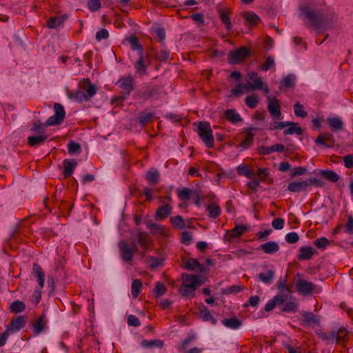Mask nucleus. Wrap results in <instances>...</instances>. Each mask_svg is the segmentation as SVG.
Masks as SVG:
<instances>
[{
    "label": "nucleus",
    "instance_id": "1",
    "mask_svg": "<svg viewBox=\"0 0 353 353\" xmlns=\"http://www.w3.org/2000/svg\"><path fill=\"white\" fill-rule=\"evenodd\" d=\"M300 15L307 19L310 26L319 32L330 27L337 21V17L325 14L321 10L315 7L312 1L301 4L299 7Z\"/></svg>",
    "mask_w": 353,
    "mask_h": 353
},
{
    "label": "nucleus",
    "instance_id": "2",
    "mask_svg": "<svg viewBox=\"0 0 353 353\" xmlns=\"http://www.w3.org/2000/svg\"><path fill=\"white\" fill-rule=\"evenodd\" d=\"M247 83H239L235 85L234 88L230 90L229 97H234L239 98L243 94V92H250L254 90H262L265 94L269 92V88L265 83L261 77L254 71L249 72L247 74Z\"/></svg>",
    "mask_w": 353,
    "mask_h": 353
},
{
    "label": "nucleus",
    "instance_id": "3",
    "mask_svg": "<svg viewBox=\"0 0 353 353\" xmlns=\"http://www.w3.org/2000/svg\"><path fill=\"white\" fill-rule=\"evenodd\" d=\"M182 285L179 292L183 297L194 296V291L204 283L201 276L183 273L181 274Z\"/></svg>",
    "mask_w": 353,
    "mask_h": 353
},
{
    "label": "nucleus",
    "instance_id": "4",
    "mask_svg": "<svg viewBox=\"0 0 353 353\" xmlns=\"http://www.w3.org/2000/svg\"><path fill=\"white\" fill-rule=\"evenodd\" d=\"M286 279L283 280L281 277L279 279L276 283V288L281 292V293L274 296L273 299L270 300L266 303L264 307V310L265 312L272 311L276 306L284 303L285 300H287L288 298L292 297L290 295L285 294V292H291L290 287L286 284Z\"/></svg>",
    "mask_w": 353,
    "mask_h": 353
},
{
    "label": "nucleus",
    "instance_id": "5",
    "mask_svg": "<svg viewBox=\"0 0 353 353\" xmlns=\"http://www.w3.org/2000/svg\"><path fill=\"white\" fill-rule=\"evenodd\" d=\"M117 84L122 89V95L112 99V103L119 105L128 99L131 92L135 88L134 79L131 75L121 77Z\"/></svg>",
    "mask_w": 353,
    "mask_h": 353
},
{
    "label": "nucleus",
    "instance_id": "6",
    "mask_svg": "<svg viewBox=\"0 0 353 353\" xmlns=\"http://www.w3.org/2000/svg\"><path fill=\"white\" fill-rule=\"evenodd\" d=\"M309 185L323 187L324 185V182L316 177H310L307 180L292 181L288 183L287 189L291 192L298 193L301 191L307 190V187Z\"/></svg>",
    "mask_w": 353,
    "mask_h": 353
},
{
    "label": "nucleus",
    "instance_id": "7",
    "mask_svg": "<svg viewBox=\"0 0 353 353\" xmlns=\"http://www.w3.org/2000/svg\"><path fill=\"white\" fill-rule=\"evenodd\" d=\"M197 133L208 148H212L214 147V139L212 130L211 129L209 122H198Z\"/></svg>",
    "mask_w": 353,
    "mask_h": 353
},
{
    "label": "nucleus",
    "instance_id": "8",
    "mask_svg": "<svg viewBox=\"0 0 353 353\" xmlns=\"http://www.w3.org/2000/svg\"><path fill=\"white\" fill-rule=\"evenodd\" d=\"M251 55V50L246 46H241L235 50L229 51L227 56V60L230 65H237Z\"/></svg>",
    "mask_w": 353,
    "mask_h": 353
},
{
    "label": "nucleus",
    "instance_id": "9",
    "mask_svg": "<svg viewBox=\"0 0 353 353\" xmlns=\"http://www.w3.org/2000/svg\"><path fill=\"white\" fill-rule=\"evenodd\" d=\"M119 248L121 252V259L126 263L131 262L133 259L134 254L138 251V248L135 243L132 242L131 245H129L123 240L119 242Z\"/></svg>",
    "mask_w": 353,
    "mask_h": 353
},
{
    "label": "nucleus",
    "instance_id": "10",
    "mask_svg": "<svg viewBox=\"0 0 353 353\" xmlns=\"http://www.w3.org/2000/svg\"><path fill=\"white\" fill-rule=\"evenodd\" d=\"M65 117V111L62 105L56 103L54 105V114L46 120V124L52 126L61 125Z\"/></svg>",
    "mask_w": 353,
    "mask_h": 353
},
{
    "label": "nucleus",
    "instance_id": "11",
    "mask_svg": "<svg viewBox=\"0 0 353 353\" xmlns=\"http://www.w3.org/2000/svg\"><path fill=\"white\" fill-rule=\"evenodd\" d=\"M268 110L272 120H279L283 119L281 105L276 97H268Z\"/></svg>",
    "mask_w": 353,
    "mask_h": 353
},
{
    "label": "nucleus",
    "instance_id": "12",
    "mask_svg": "<svg viewBox=\"0 0 353 353\" xmlns=\"http://www.w3.org/2000/svg\"><path fill=\"white\" fill-rule=\"evenodd\" d=\"M266 128L267 125L264 126L263 128H254V126H251L245 128V131L246 132V135L239 144V147L241 148L243 150L248 149L252 144L254 137L255 136L254 132L256 131H263Z\"/></svg>",
    "mask_w": 353,
    "mask_h": 353
},
{
    "label": "nucleus",
    "instance_id": "13",
    "mask_svg": "<svg viewBox=\"0 0 353 353\" xmlns=\"http://www.w3.org/2000/svg\"><path fill=\"white\" fill-rule=\"evenodd\" d=\"M301 325L309 326L320 325L321 319L319 316L316 315L310 312H303L301 313Z\"/></svg>",
    "mask_w": 353,
    "mask_h": 353
},
{
    "label": "nucleus",
    "instance_id": "14",
    "mask_svg": "<svg viewBox=\"0 0 353 353\" xmlns=\"http://www.w3.org/2000/svg\"><path fill=\"white\" fill-rule=\"evenodd\" d=\"M314 285L310 281L300 279L296 282V291L302 296H307L312 293Z\"/></svg>",
    "mask_w": 353,
    "mask_h": 353
},
{
    "label": "nucleus",
    "instance_id": "15",
    "mask_svg": "<svg viewBox=\"0 0 353 353\" xmlns=\"http://www.w3.org/2000/svg\"><path fill=\"white\" fill-rule=\"evenodd\" d=\"M183 268L189 271H195L200 274H204L208 270L207 268L200 263L199 261L194 258L189 259L184 264Z\"/></svg>",
    "mask_w": 353,
    "mask_h": 353
},
{
    "label": "nucleus",
    "instance_id": "16",
    "mask_svg": "<svg viewBox=\"0 0 353 353\" xmlns=\"http://www.w3.org/2000/svg\"><path fill=\"white\" fill-rule=\"evenodd\" d=\"M154 117V112H151L149 109H145L139 112L137 122L141 128H143Z\"/></svg>",
    "mask_w": 353,
    "mask_h": 353
},
{
    "label": "nucleus",
    "instance_id": "17",
    "mask_svg": "<svg viewBox=\"0 0 353 353\" xmlns=\"http://www.w3.org/2000/svg\"><path fill=\"white\" fill-rule=\"evenodd\" d=\"M46 314L43 313L32 323L33 333L37 336L43 332L46 327V321H45Z\"/></svg>",
    "mask_w": 353,
    "mask_h": 353
},
{
    "label": "nucleus",
    "instance_id": "18",
    "mask_svg": "<svg viewBox=\"0 0 353 353\" xmlns=\"http://www.w3.org/2000/svg\"><path fill=\"white\" fill-rule=\"evenodd\" d=\"M27 316H18L12 319L8 325V328L13 332H19L26 325Z\"/></svg>",
    "mask_w": 353,
    "mask_h": 353
},
{
    "label": "nucleus",
    "instance_id": "19",
    "mask_svg": "<svg viewBox=\"0 0 353 353\" xmlns=\"http://www.w3.org/2000/svg\"><path fill=\"white\" fill-rule=\"evenodd\" d=\"M63 165L64 168L63 172V176L65 178H68L73 174L76 167L77 166V162L73 159H65L63 160Z\"/></svg>",
    "mask_w": 353,
    "mask_h": 353
},
{
    "label": "nucleus",
    "instance_id": "20",
    "mask_svg": "<svg viewBox=\"0 0 353 353\" xmlns=\"http://www.w3.org/2000/svg\"><path fill=\"white\" fill-rule=\"evenodd\" d=\"M68 17L67 14H63L60 17H51L47 21V27L50 29H58L63 26Z\"/></svg>",
    "mask_w": 353,
    "mask_h": 353
},
{
    "label": "nucleus",
    "instance_id": "21",
    "mask_svg": "<svg viewBox=\"0 0 353 353\" xmlns=\"http://www.w3.org/2000/svg\"><path fill=\"white\" fill-rule=\"evenodd\" d=\"M32 274L37 278L39 288H43L45 283V273L39 264L36 263L33 264Z\"/></svg>",
    "mask_w": 353,
    "mask_h": 353
},
{
    "label": "nucleus",
    "instance_id": "22",
    "mask_svg": "<svg viewBox=\"0 0 353 353\" xmlns=\"http://www.w3.org/2000/svg\"><path fill=\"white\" fill-rule=\"evenodd\" d=\"M172 208L167 203L157 208L154 217L157 220H163L172 214Z\"/></svg>",
    "mask_w": 353,
    "mask_h": 353
},
{
    "label": "nucleus",
    "instance_id": "23",
    "mask_svg": "<svg viewBox=\"0 0 353 353\" xmlns=\"http://www.w3.org/2000/svg\"><path fill=\"white\" fill-rule=\"evenodd\" d=\"M286 123H289L290 125H287V127H288V128L285 129L283 131V134L285 136L292 134H296L301 136L303 134V129L299 126V124L297 123L287 121Z\"/></svg>",
    "mask_w": 353,
    "mask_h": 353
},
{
    "label": "nucleus",
    "instance_id": "24",
    "mask_svg": "<svg viewBox=\"0 0 353 353\" xmlns=\"http://www.w3.org/2000/svg\"><path fill=\"white\" fill-rule=\"evenodd\" d=\"M258 249L266 254H273L279 251V245L276 241H270L261 245Z\"/></svg>",
    "mask_w": 353,
    "mask_h": 353
},
{
    "label": "nucleus",
    "instance_id": "25",
    "mask_svg": "<svg viewBox=\"0 0 353 353\" xmlns=\"http://www.w3.org/2000/svg\"><path fill=\"white\" fill-rule=\"evenodd\" d=\"M159 94V87L154 85L144 89L141 93V97L145 100L157 97Z\"/></svg>",
    "mask_w": 353,
    "mask_h": 353
},
{
    "label": "nucleus",
    "instance_id": "26",
    "mask_svg": "<svg viewBox=\"0 0 353 353\" xmlns=\"http://www.w3.org/2000/svg\"><path fill=\"white\" fill-rule=\"evenodd\" d=\"M138 60L134 63L137 74L139 77L144 76L147 72L148 66L145 63L143 54L138 55Z\"/></svg>",
    "mask_w": 353,
    "mask_h": 353
},
{
    "label": "nucleus",
    "instance_id": "27",
    "mask_svg": "<svg viewBox=\"0 0 353 353\" xmlns=\"http://www.w3.org/2000/svg\"><path fill=\"white\" fill-rule=\"evenodd\" d=\"M296 77L293 74H290L283 78L280 83L279 88L292 89L295 86Z\"/></svg>",
    "mask_w": 353,
    "mask_h": 353
},
{
    "label": "nucleus",
    "instance_id": "28",
    "mask_svg": "<svg viewBox=\"0 0 353 353\" xmlns=\"http://www.w3.org/2000/svg\"><path fill=\"white\" fill-rule=\"evenodd\" d=\"M48 138V134H41L30 136L28 137V143L31 147H37V145L43 143Z\"/></svg>",
    "mask_w": 353,
    "mask_h": 353
},
{
    "label": "nucleus",
    "instance_id": "29",
    "mask_svg": "<svg viewBox=\"0 0 353 353\" xmlns=\"http://www.w3.org/2000/svg\"><path fill=\"white\" fill-rule=\"evenodd\" d=\"M327 122L334 131H339L343 128V121L339 117H329L327 118Z\"/></svg>",
    "mask_w": 353,
    "mask_h": 353
},
{
    "label": "nucleus",
    "instance_id": "30",
    "mask_svg": "<svg viewBox=\"0 0 353 353\" xmlns=\"http://www.w3.org/2000/svg\"><path fill=\"white\" fill-rule=\"evenodd\" d=\"M155 58L161 62L170 61V51L166 49L165 43L161 46V49L156 53Z\"/></svg>",
    "mask_w": 353,
    "mask_h": 353
},
{
    "label": "nucleus",
    "instance_id": "31",
    "mask_svg": "<svg viewBox=\"0 0 353 353\" xmlns=\"http://www.w3.org/2000/svg\"><path fill=\"white\" fill-rule=\"evenodd\" d=\"M199 312L202 318V320L205 322H210L212 325H216L217 323V320L214 318L212 314L210 313L208 308L202 305V307L199 309Z\"/></svg>",
    "mask_w": 353,
    "mask_h": 353
},
{
    "label": "nucleus",
    "instance_id": "32",
    "mask_svg": "<svg viewBox=\"0 0 353 353\" xmlns=\"http://www.w3.org/2000/svg\"><path fill=\"white\" fill-rule=\"evenodd\" d=\"M128 42L130 45V48L132 50H136L138 52V55L143 54L144 48L143 46L141 44L139 39L136 36H131L128 39Z\"/></svg>",
    "mask_w": 353,
    "mask_h": 353
},
{
    "label": "nucleus",
    "instance_id": "33",
    "mask_svg": "<svg viewBox=\"0 0 353 353\" xmlns=\"http://www.w3.org/2000/svg\"><path fill=\"white\" fill-rule=\"evenodd\" d=\"M314 249L311 246H303L299 250L298 258L300 260H309L314 254Z\"/></svg>",
    "mask_w": 353,
    "mask_h": 353
},
{
    "label": "nucleus",
    "instance_id": "34",
    "mask_svg": "<svg viewBox=\"0 0 353 353\" xmlns=\"http://www.w3.org/2000/svg\"><path fill=\"white\" fill-rule=\"evenodd\" d=\"M141 345L144 348H152L157 347L159 349H161L164 346V342L160 339H154V340H142L141 342Z\"/></svg>",
    "mask_w": 353,
    "mask_h": 353
},
{
    "label": "nucleus",
    "instance_id": "35",
    "mask_svg": "<svg viewBox=\"0 0 353 353\" xmlns=\"http://www.w3.org/2000/svg\"><path fill=\"white\" fill-rule=\"evenodd\" d=\"M225 117L230 122L233 124H236L239 122H241L243 121L241 115L237 113L235 110L233 109H227L225 111Z\"/></svg>",
    "mask_w": 353,
    "mask_h": 353
},
{
    "label": "nucleus",
    "instance_id": "36",
    "mask_svg": "<svg viewBox=\"0 0 353 353\" xmlns=\"http://www.w3.org/2000/svg\"><path fill=\"white\" fill-rule=\"evenodd\" d=\"M248 230V227L246 225H236V227L228 232L227 234L229 235V239H235L239 237L243 232Z\"/></svg>",
    "mask_w": 353,
    "mask_h": 353
},
{
    "label": "nucleus",
    "instance_id": "37",
    "mask_svg": "<svg viewBox=\"0 0 353 353\" xmlns=\"http://www.w3.org/2000/svg\"><path fill=\"white\" fill-rule=\"evenodd\" d=\"M222 323L225 327L232 330H237L242 325V321L236 317L223 319L222 320Z\"/></svg>",
    "mask_w": 353,
    "mask_h": 353
},
{
    "label": "nucleus",
    "instance_id": "38",
    "mask_svg": "<svg viewBox=\"0 0 353 353\" xmlns=\"http://www.w3.org/2000/svg\"><path fill=\"white\" fill-rule=\"evenodd\" d=\"M48 126L51 125H47L46 121L45 123H42L40 120H37L32 123V127L30 128V131L37 133L38 134H47L46 127Z\"/></svg>",
    "mask_w": 353,
    "mask_h": 353
},
{
    "label": "nucleus",
    "instance_id": "39",
    "mask_svg": "<svg viewBox=\"0 0 353 353\" xmlns=\"http://www.w3.org/2000/svg\"><path fill=\"white\" fill-rule=\"evenodd\" d=\"M219 16L225 25L226 30L230 31L232 30V23L229 16V12L225 9H220L219 10Z\"/></svg>",
    "mask_w": 353,
    "mask_h": 353
},
{
    "label": "nucleus",
    "instance_id": "40",
    "mask_svg": "<svg viewBox=\"0 0 353 353\" xmlns=\"http://www.w3.org/2000/svg\"><path fill=\"white\" fill-rule=\"evenodd\" d=\"M68 95L70 99H73L77 103L88 101V99L85 95V92L81 90L68 92Z\"/></svg>",
    "mask_w": 353,
    "mask_h": 353
},
{
    "label": "nucleus",
    "instance_id": "41",
    "mask_svg": "<svg viewBox=\"0 0 353 353\" xmlns=\"http://www.w3.org/2000/svg\"><path fill=\"white\" fill-rule=\"evenodd\" d=\"M275 276V272L273 270H269L267 272L259 274V280L266 285L271 284L274 277Z\"/></svg>",
    "mask_w": 353,
    "mask_h": 353
},
{
    "label": "nucleus",
    "instance_id": "42",
    "mask_svg": "<svg viewBox=\"0 0 353 353\" xmlns=\"http://www.w3.org/2000/svg\"><path fill=\"white\" fill-rule=\"evenodd\" d=\"M207 211L211 219L218 218L221 212V208L214 203H211L207 206Z\"/></svg>",
    "mask_w": 353,
    "mask_h": 353
},
{
    "label": "nucleus",
    "instance_id": "43",
    "mask_svg": "<svg viewBox=\"0 0 353 353\" xmlns=\"http://www.w3.org/2000/svg\"><path fill=\"white\" fill-rule=\"evenodd\" d=\"M259 103V97L256 93H252L250 95H248L245 99V105L252 109H254L257 107Z\"/></svg>",
    "mask_w": 353,
    "mask_h": 353
},
{
    "label": "nucleus",
    "instance_id": "44",
    "mask_svg": "<svg viewBox=\"0 0 353 353\" xmlns=\"http://www.w3.org/2000/svg\"><path fill=\"white\" fill-rule=\"evenodd\" d=\"M145 178L150 185L157 184L159 181V172L157 170H148Z\"/></svg>",
    "mask_w": 353,
    "mask_h": 353
},
{
    "label": "nucleus",
    "instance_id": "45",
    "mask_svg": "<svg viewBox=\"0 0 353 353\" xmlns=\"http://www.w3.org/2000/svg\"><path fill=\"white\" fill-rule=\"evenodd\" d=\"M143 284L141 279H134L132 281L131 287V294L133 298L136 299L139 295L142 289Z\"/></svg>",
    "mask_w": 353,
    "mask_h": 353
},
{
    "label": "nucleus",
    "instance_id": "46",
    "mask_svg": "<svg viewBox=\"0 0 353 353\" xmlns=\"http://www.w3.org/2000/svg\"><path fill=\"white\" fill-rule=\"evenodd\" d=\"M146 226L148 228L150 229L151 232L153 234H163L165 231V226L156 223L148 221Z\"/></svg>",
    "mask_w": 353,
    "mask_h": 353
},
{
    "label": "nucleus",
    "instance_id": "47",
    "mask_svg": "<svg viewBox=\"0 0 353 353\" xmlns=\"http://www.w3.org/2000/svg\"><path fill=\"white\" fill-rule=\"evenodd\" d=\"M68 150L70 155L79 154L82 152L81 145L73 141H70L68 143Z\"/></svg>",
    "mask_w": 353,
    "mask_h": 353
},
{
    "label": "nucleus",
    "instance_id": "48",
    "mask_svg": "<svg viewBox=\"0 0 353 353\" xmlns=\"http://www.w3.org/2000/svg\"><path fill=\"white\" fill-rule=\"evenodd\" d=\"M321 174L325 177L329 181L336 183L339 179V175L334 171L330 170H323L321 171Z\"/></svg>",
    "mask_w": 353,
    "mask_h": 353
},
{
    "label": "nucleus",
    "instance_id": "49",
    "mask_svg": "<svg viewBox=\"0 0 353 353\" xmlns=\"http://www.w3.org/2000/svg\"><path fill=\"white\" fill-rule=\"evenodd\" d=\"M10 309L13 313L19 314L25 310L26 305L23 301L16 300L12 303Z\"/></svg>",
    "mask_w": 353,
    "mask_h": 353
},
{
    "label": "nucleus",
    "instance_id": "50",
    "mask_svg": "<svg viewBox=\"0 0 353 353\" xmlns=\"http://www.w3.org/2000/svg\"><path fill=\"white\" fill-rule=\"evenodd\" d=\"M273 122H271L269 125H267V128L265 130H269L271 131L276 130H283L287 127V125H290L289 123H286L287 121H279L278 120H273Z\"/></svg>",
    "mask_w": 353,
    "mask_h": 353
},
{
    "label": "nucleus",
    "instance_id": "51",
    "mask_svg": "<svg viewBox=\"0 0 353 353\" xmlns=\"http://www.w3.org/2000/svg\"><path fill=\"white\" fill-rule=\"evenodd\" d=\"M245 21L252 25L255 26L260 21V17L254 12H247L243 14Z\"/></svg>",
    "mask_w": 353,
    "mask_h": 353
},
{
    "label": "nucleus",
    "instance_id": "52",
    "mask_svg": "<svg viewBox=\"0 0 353 353\" xmlns=\"http://www.w3.org/2000/svg\"><path fill=\"white\" fill-rule=\"evenodd\" d=\"M281 312H296L298 310V305L295 301H288L282 304Z\"/></svg>",
    "mask_w": 353,
    "mask_h": 353
},
{
    "label": "nucleus",
    "instance_id": "53",
    "mask_svg": "<svg viewBox=\"0 0 353 353\" xmlns=\"http://www.w3.org/2000/svg\"><path fill=\"white\" fill-rule=\"evenodd\" d=\"M137 240L140 246L145 250L148 249L151 244L150 241L147 236L141 232L138 234Z\"/></svg>",
    "mask_w": 353,
    "mask_h": 353
},
{
    "label": "nucleus",
    "instance_id": "54",
    "mask_svg": "<svg viewBox=\"0 0 353 353\" xmlns=\"http://www.w3.org/2000/svg\"><path fill=\"white\" fill-rule=\"evenodd\" d=\"M170 221L173 227L176 229H183L186 226L183 218L180 215L171 217Z\"/></svg>",
    "mask_w": 353,
    "mask_h": 353
},
{
    "label": "nucleus",
    "instance_id": "55",
    "mask_svg": "<svg viewBox=\"0 0 353 353\" xmlns=\"http://www.w3.org/2000/svg\"><path fill=\"white\" fill-rule=\"evenodd\" d=\"M97 87L88 79V88L85 89V95L87 97L88 101H90L97 93Z\"/></svg>",
    "mask_w": 353,
    "mask_h": 353
},
{
    "label": "nucleus",
    "instance_id": "56",
    "mask_svg": "<svg viewBox=\"0 0 353 353\" xmlns=\"http://www.w3.org/2000/svg\"><path fill=\"white\" fill-rule=\"evenodd\" d=\"M237 173L239 175L245 176L248 179L252 176V171L245 165H240L237 167Z\"/></svg>",
    "mask_w": 353,
    "mask_h": 353
},
{
    "label": "nucleus",
    "instance_id": "57",
    "mask_svg": "<svg viewBox=\"0 0 353 353\" xmlns=\"http://www.w3.org/2000/svg\"><path fill=\"white\" fill-rule=\"evenodd\" d=\"M294 114L296 117L301 118H305L307 117V113L304 110L303 105L297 102L294 104L293 106Z\"/></svg>",
    "mask_w": 353,
    "mask_h": 353
},
{
    "label": "nucleus",
    "instance_id": "58",
    "mask_svg": "<svg viewBox=\"0 0 353 353\" xmlns=\"http://www.w3.org/2000/svg\"><path fill=\"white\" fill-rule=\"evenodd\" d=\"M202 195H203V193L200 189L196 188V189L192 190L190 198L192 199L194 205H196V206L200 205Z\"/></svg>",
    "mask_w": 353,
    "mask_h": 353
},
{
    "label": "nucleus",
    "instance_id": "59",
    "mask_svg": "<svg viewBox=\"0 0 353 353\" xmlns=\"http://www.w3.org/2000/svg\"><path fill=\"white\" fill-rule=\"evenodd\" d=\"M192 189L183 188L177 191L178 196L181 200L188 201L190 199Z\"/></svg>",
    "mask_w": 353,
    "mask_h": 353
},
{
    "label": "nucleus",
    "instance_id": "60",
    "mask_svg": "<svg viewBox=\"0 0 353 353\" xmlns=\"http://www.w3.org/2000/svg\"><path fill=\"white\" fill-rule=\"evenodd\" d=\"M167 291V288L165 285L161 282H157L155 288L154 289V292L155 294L156 297H160L165 294Z\"/></svg>",
    "mask_w": 353,
    "mask_h": 353
},
{
    "label": "nucleus",
    "instance_id": "61",
    "mask_svg": "<svg viewBox=\"0 0 353 353\" xmlns=\"http://www.w3.org/2000/svg\"><path fill=\"white\" fill-rule=\"evenodd\" d=\"M192 233L189 231H183L181 233V242L185 245H189L192 242Z\"/></svg>",
    "mask_w": 353,
    "mask_h": 353
},
{
    "label": "nucleus",
    "instance_id": "62",
    "mask_svg": "<svg viewBox=\"0 0 353 353\" xmlns=\"http://www.w3.org/2000/svg\"><path fill=\"white\" fill-rule=\"evenodd\" d=\"M314 245L319 249H325L330 245V241L326 237H321L314 242Z\"/></svg>",
    "mask_w": 353,
    "mask_h": 353
},
{
    "label": "nucleus",
    "instance_id": "63",
    "mask_svg": "<svg viewBox=\"0 0 353 353\" xmlns=\"http://www.w3.org/2000/svg\"><path fill=\"white\" fill-rule=\"evenodd\" d=\"M147 262L150 263L152 268L154 269L163 263V260L157 256H149L147 257Z\"/></svg>",
    "mask_w": 353,
    "mask_h": 353
},
{
    "label": "nucleus",
    "instance_id": "64",
    "mask_svg": "<svg viewBox=\"0 0 353 353\" xmlns=\"http://www.w3.org/2000/svg\"><path fill=\"white\" fill-rule=\"evenodd\" d=\"M88 8L91 12H97L101 8V0H88Z\"/></svg>",
    "mask_w": 353,
    "mask_h": 353
}]
</instances>
